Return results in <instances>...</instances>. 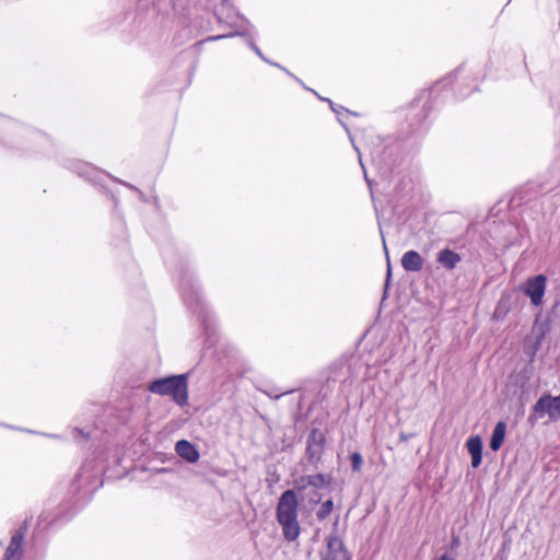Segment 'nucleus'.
I'll use <instances>...</instances> for the list:
<instances>
[{
    "instance_id": "f257e3e1",
    "label": "nucleus",
    "mask_w": 560,
    "mask_h": 560,
    "mask_svg": "<svg viewBox=\"0 0 560 560\" xmlns=\"http://www.w3.org/2000/svg\"><path fill=\"white\" fill-rule=\"evenodd\" d=\"M299 501L294 490H285L281 493L276 506V520L282 529L287 541H295L301 534L298 518Z\"/></svg>"
},
{
    "instance_id": "f03ea898",
    "label": "nucleus",
    "mask_w": 560,
    "mask_h": 560,
    "mask_svg": "<svg viewBox=\"0 0 560 560\" xmlns=\"http://www.w3.org/2000/svg\"><path fill=\"white\" fill-rule=\"evenodd\" d=\"M148 389L152 394L171 396L179 406L188 401V381L185 374L155 380L149 384Z\"/></svg>"
},
{
    "instance_id": "7ed1b4c3",
    "label": "nucleus",
    "mask_w": 560,
    "mask_h": 560,
    "mask_svg": "<svg viewBox=\"0 0 560 560\" xmlns=\"http://www.w3.org/2000/svg\"><path fill=\"white\" fill-rule=\"evenodd\" d=\"M534 415L539 418L548 416L550 421L560 419V396L544 395L533 407Z\"/></svg>"
},
{
    "instance_id": "20e7f679",
    "label": "nucleus",
    "mask_w": 560,
    "mask_h": 560,
    "mask_svg": "<svg viewBox=\"0 0 560 560\" xmlns=\"http://www.w3.org/2000/svg\"><path fill=\"white\" fill-rule=\"evenodd\" d=\"M547 278L544 275H537L528 278L523 285V292L530 299L534 306H540L546 292Z\"/></svg>"
},
{
    "instance_id": "39448f33",
    "label": "nucleus",
    "mask_w": 560,
    "mask_h": 560,
    "mask_svg": "<svg viewBox=\"0 0 560 560\" xmlns=\"http://www.w3.org/2000/svg\"><path fill=\"white\" fill-rule=\"evenodd\" d=\"M320 560H351V558L341 539L337 536H329Z\"/></svg>"
},
{
    "instance_id": "423d86ee",
    "label": "nucleus",
    "mask_w": 560,
    "mask_h": 560,
    "mask_svg": "<svg viewBox=\"0 0 560 560\" xmlns=\"http://www.w3.org/2000/svg\"><path fill=\"white\" fill-rule=\"evenodd\" d=\"M424 260L416 250H407L401 257V266L408 272H418L423 268Z\"/></svg>"
},
{
    "instance_id": "0eeeda50",
    "label": "nucleus",
    "mask_w": 560,
    "mask_h": 560,
    "mask_svg": "<svg viewBox=\"0 0 560 560\" xmlns=\"http://www.w3.org/2000/svg\"><path fill=\"white\" fill-rule=\"evenodd\" d=\"M176 453L188 463H196L199 459V453L196 447L186 440H180L175 445Z\"/></svg>"
},
{
    "instance_id": "6e6552de",
    "label": "nucleus",
    "mask_w": 560,
    "mask_h": 560,
    "mask_svg": "<svg viewBox=\"0 0 560 560\" xmlns=\"http://www.w3.org/2000/svg\"><path fill=\"white\" fill-rule=\"evenodd\" d=\"M22 542H23V534L16 532L5 550L4 560H21L22 557Z\"/></svg>"
},
{
    "instance_id": "1a4fd4ad",
    "label": "nucleus",
    "mask_w": 560,
    "mask_h": 560,
    "mask_svg": "<svg viewBox=\"0 0 560 560\" xmlns=\"http://www.w3.org/2000/svg\"><path fill=\"white\" fill-rule=\"evenodd\" d=\"M467 450L471 455V466L477 468L482 459V440L480 436L476 435L468 439L466 443Z\"/></svg>"
},
{
    "instance_id": "9d476101",
    "label": "nucleus",
    "mask_w": 560,
    "mask_h": 560,
    "mask_svg": "<svg viewBox=\"0 0 560 560\" xmlns=\"http://www.w3.org/2000/svg\"><path fill=\"white\" fill-rule=\"evenodd\" d=\"M438 262L447 270H452L462 260L460 256L448 249H442L436 257Z\"/></svg>"
},
{
    "instance_id": "9b49d317",
    "label": "nucleus",
    "mask_w": 560,
    "mask_h": 560,
    "mask_svg": "<svg viewBox=\"0 0 560 560\" xmlns=\"http://www.w3.org/2000/svg\"><path fill=\"white\" fill-rule=\"evenodd\" d=\"M323 434L317 430H313L307 439V452L311 458L319 456L323 448Z\"/></svg>"
},
{
    "instance_id": "f8f14e48",
    "label": "nucleus",
    "mask_w": 560,
    "mask_h": 560,
    "mask_svg": "<svg viewBox=\"0 0 560 560\" xmlns=\"http://www.w3.org/2000/svg\"><path fill=\"white\" fill-rule=\"evenodd\" d=\"M506 433V424L503 421H500L495 424L491 440H490V448L492 451H498L503 444L504 438Z\"/></svg>"
},
{
    "instance_id": "ddd939ff",
    "label": "nucleus",
    "mask_w": 560,
    "mask_h": 560,
    "mask_svg": "<svg viewBox=\"0 0 560 560\" xmlns=\"http://www.w3.org/2000/svg\"><path fill=\"white\" fill-rule=\"evenodd\" d=\"M306 482L314 488H323L330 483V477L323 474L305 476Z\"/></svg>"
},
{
    "instance_id": "4468645a",
    "label": "nucleus",
    "mask_w": 560,
    "mask_h": 560,
    "mask_svg": "<svg viewBox=\"0 0 560 560\" xmlns=\"http://www.w3.org/2000/svg\"><path fill=\"white\" fill-rule=\"evenodd\" d=\"M334 502L332 500H327L322 503L319 510L317 511V518L325 520L332 511Z\"/></svg>"
},
{
    "instance_id": "2eb2a0df",
    "label": "nucleus",
    "mask_w": 560,
    "mask_h": 560,
    "mask_svg": "<svg viewBox=\"0 0 560 560\" xmlns=\"http://www.w3.org/2000/svg\"><path fill=\"white\" fill-rule=\"evenodd\" d=\"M350 460H351L352 470H354V471L361 470L363 458L359 453H352L350 455Z\"/></svg>"
},
{
    "instance_id": "dca6fc26",
    "label": "nucleus",
    "mask_w": 560,
    "mask_h": 560,
    "mask_svg": "<svg viewBox=\"0 0 560 560\" xmlns=\"http://www.w3.org/2000/svg\"><path fill=\"white\" fill-rule=\"evenodd\" d=\"M508 307H505L503 303L500 302L493 313V318L498 320L502 319L508 314Z\"/></svg>"
},
{
    "instance_id": "f3484780",
    "label": "nucleus",
    "mask_w": 560,
    "mask_h": 560,
    "mask_svg": "<svg viewBox=\"0 0 560 560\" xmlns=\"http://www.w3.org/2000/svg\"><path fill=\"white\" fill-rule=\"evenodd\" d=\"M310 485L306 482L305 480V476L299 478L298 480H295V488L299 490V491H302V490H305L306 487H308Z\"/></svg>"
},
{
    "instance_id": "a211bd4d",
    "label": "nucleus",
    "mask_w": 560,
    "mask_h": 560,
    "mask_svg": "<svg viewBox=\"0 0 560 560\" xmlns=\"http://www.w3.org/2000/svg\"><path fill=\"white\" fill-rule=\"evenodd\" d=\"M249 47L257 54V56H259L261 59L266 60L261 50L253 42H249Z\"/></svg>"
},
{
    "instance_id": "6ab92c4d",
    "label": "nucleus",
    "mask_w": 560,
    "mask_h": 560,
    "mask_svg": "<svg viewBox=\"0 0 560 560\" xmlns=\"http://www.w3.org/2000/svg\"><path fill=\"white\" fill-rule=\"evenodd\" d=\"M234 35H236V33H231L229 35L210 36V37L207 38V40H218V39L225 38V37H231V36H234Z\"/></svg>"
},
{
    "instance_id": "aec40b11",
    "label": "nucleus",
    "mask_w": 560,
    "mask_h": 560,
    "mask_svg": "<svg viewBox=\"0 0 560 560\" xmlns=\"http://www.w3.org/2000/svg\"><path fill=\"white\" fill-rule=\"evenodd\" d=\"M434 560H455L452 556L448 553H443L442 556L435 558Z\"/></svg>"
},
{
    "instance_id": "412c9836",
    "label": "nucleus",
    "mask_w": 560,
    "mask_h": 560,
    "mask_svg": "<svg viewBox=\"0 0 560 560\" xmlns=\"http://www.w3.org/2000/svg\"><path fill=\"white\" fill-rule=\"evenodd\" d=\"M410 438H411L410 434H407V433H404V432L399 434V440L401 442H407Z\"/></svg>"
},
{
    "instance_id": "4be33fe9",
    "label": "nucleus",
    "mask_w": 560,
    "mask_h": 560,
    "mask_svg": "<svg viewBox=\"0 0 560 560\" xmlns=\"http://www.w3.org/2000/svg\"><path fill=\"white\" fill-rule=\"evenodd\" d=\"M225 7V2L222 3V8L221 9H218L217 10V16L219 19V21H222L223 20V13H222V9Z\"/></svg>"
},
{
    "instance_id": "5701e85b",
    "label": "nucleus",
    "mask_w": 560,
    "mask_h": 560,
    "mask_svg": "<svg viewBox=\"0 0 560 560\" xmlns=\"http://www.w3.org/2000/svg\"><path fill=\"white\" fill-rule=\"evenodd\" d=\"M88 168V171L85 173H80L81 176H89L90 175V172L93 171V168L91 166H85Z\"/></svg>"
},
{
    "instance_id": "b1692460",
    "label": "nucleus",
    "mask_w": 560,
    "mask_h": 560,
    "mask_svg": "<svg viewBox=\"0 0 560 560\" xmlns=\"http://www.w3.org/2000/svg\"><path fill=\"white\" fill-rule=\"evenodd\" d=\"M392 270H390V264H387V280L390 278Z\"/></svg>"
},
{
    "instance_id": "393cba45",
    "label": "nucleus",
    "mask_w": 560,
    "mask_h": 560,
    "mask_svg": "<svg viewBox=\"0 0 560 560\" xmlns=\"http://www.w3.org/2000/svg\"><path fill=\"white\" fill-rule=\"evenodd\" d=\"M327 101L329 102V104H330V106H331L332 110H334V112H336V113L338 114V112H337V110L334 108V106H332V105H334V104H332V101H330V100H327Z\"/></svg>"
}]
</instances>
